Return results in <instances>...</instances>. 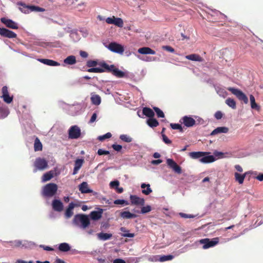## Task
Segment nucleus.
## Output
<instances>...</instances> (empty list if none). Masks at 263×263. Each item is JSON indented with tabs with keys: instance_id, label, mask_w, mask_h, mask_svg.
I'll return each mask as SVG.
<instances>
[{
	"instance_id": "f257e3e1",
	"label": "nucleus",
	"mask_w": 263,
	"mask_h": 263,
	"mask_svg": "<svg viewBox=\"0 0 263 263\" xmlns=\"http://www.w3.org/2000/svg\"><path fill=\"white\" fill-rule=\"evenodd\" d=\"M99 65L100 66L106 69V72H111L113 75L117 78H124L126 76L125 72L120 70L114 65H109L105 62H100Z\"/></svg>"
},
{
	"instance_id": "f03ea898",
	"label": "nucleus",
	"mask_w": 263,
	"mask_h": 263,
	"mask_svg": "<svg viewBox=\"0 0 263 263\" xmlns=\"http://www.w3.org/2000/svg\"><path fill=\"white\" fill-rule=\"evenodd\" d=\"M73 223L79 226L81 223V227L85 229L90 224V220L88 216L84 214H77L73 218Z\"/></svg>"
},
{
	"instance_id": "7ed1b4c3",
	"label": "nucleus",
	"mask_w": 263,
	"mask_h": 263,
	"mask_svg": "<svg viewBox=\"0 0 263 263\" xmlns=\"http://www.w3.org/2000/svg\"><path fill=\"white\" fill-rule=\"evenodd\" d=\"M58 191V185L54 183H50L44 186L43 189V195L45 197L53 196Z\"/></svg>"
},
{
	"instance_id": "20e7f679",
	"label": "nucleus",
	"mask_w": 263,
	"mask_h": 263,
	"mask_svg": "<svg viewBox=\"0 0 263 263\" xmlns=\"http://www.w3.org/2000/svg\"><path fill=\"white\" fill-rule=\"evenodd\" d=\"M34 166L35 167L34 172H36L38 170L43 171L47 168L48 162L44 158L38 157L35 160Z\"/></svg>"
},
{
	"instance_id": "39448f33",
	"label": "nucleus",
	"mask_w": 263,
	"mask_h": 263,
	"mask_svg": "<svg viewBox=\"0 0 263 263\" xmlns=\"http://www.w3.org/2000/svg\"><path fill=\"white\" fill-rule=\"evenodd\" d=\"M199 242L203 245L202 248L204 249H206L217 245L219 242V238L218 237H215L212 239L209 238H204L200 239Z\"/></svg>"
},
{
	"instance_id": "423d86ee",
	"label": "nucleus",
	"mask_w": 263,
	"mask_h": 263,
	"mask_svg": "<svg viewBox=\"0 0 263 263\" xmlns=\"http://www.w3.org/2000/svg\"><path fill=\"white\" fill-rule=\"evenodd\" d=\"M228 90L236 96L239 100L242 101L245 104L248 103V97L240 90L233 87H229Z\"/></svg>"
},
{
	"instance_id": "0eeeda50",
	"label": "nucleus",
	"mask_w": 263,
	"mask_h": 263,
	"mask_svg": "<svg viewBox=\"0 0 263 263\" xmlns=\"http://www.w3.org/2000/svg\"><path fill=\"white\" fill-rule=\"evenodd\" d=\"M108 49L111 51L122 54L124 51V47L116 42H111L108 45Z\"/></svg>"
},
{
	"instance_id": "6e6552de",
	"label": "nucleus",
	"mask_w": 263,
	"mask_h": 263,
	"mask_svg": "<svg viewBox=\"0 0 263 263\" xmlns=\"http://www.w3.org/2000/svg\"><path fill=\"white\" fill-rule=\"evenodd\" d=\"M81 130L80 128L77 126H72L68 130L69 138L72 139H78L80 137Z\"/></svg>"
},
{
	"instance_id": "1a4fd4ad",
	"label": "nucleus",
	"mask_w": 263,
	"mask_h": 263,
	"mask_svg": "<svg viewBox=\"0 0 263 263\" xmlns=\"http://www.w3.org/2000/svg\"><path fill=\"white\" fill-rule=\"evenodd\" d=\"M105 21L108 24H114L119 27H122L123 26V21L122 19L120 17H116L114 16L110 17H107Z\"/></svg>"
},
{
	"instance_id": "9d476101",
	"label": "nucleus",
	"mask_w": 263,
	"mask_h": 263,
	"mask_svg": "<svg viewBox=\"0 0 263 263\" xmlns=\"http://www.w3.org/2000/svg\"><path fill=\"white\" fill-rule=\"evenodd\" d=\"M180 122L183 124L187 127H191L196 125V121L192 117L185 116L180 120Z\"/></svg>"
},
{
	"instance_id": "9b49d317",
	"label": "nucleus",
	"mask_w": 263,
	"mask_h": 263,
	"mask_svg": "<svg viewBox=\"0 0 263 263\" xmlns=\"http://www.w3.org/2000/svg\"><path fill=\"white\" fill-rule=\"evenodd\" d=\"M166 163L167 165L173 169V170L176 173L180 174L182 173V170L181 167L178 165L173 159H167L166 160Z\"/></svg>"
},
{
	"instance_id": "f8f14e48",
	"label": "nucleus",
	"mask_w": 263,
	"mask_h": 263,
	"mask_svg": "<svg viewBox=\"0 0 263 263\" xmlns=\"http://www.w3.org/2000/svg\"><path fill=\"white\" fill-rule=\"evenodd\" d=\"M1 21L8 28L13 29H17L18 28L17 23L12 20L8 19L6 17H2L1 18Z\"/></svg>"
},
{
	"instance_id": "ddd939ff",
	"label": "nucleus",
	"mask_w": 263,
	"mask_h": 263,
	"mask_svg": "<svg viewBox=\"0 0 263 263\" xmlns=\"http://www.w3.org/2000/svg\"><path fill=\"white\" fill-rule=\"evenodd\" d=\"M0 34L2 36L9 39L16 38L17 36L15 32L4 28H0Z\"/></svg>"
},
{
	"instance_id": "4468645a",
	"label": "nucleus",
	"mask_w": 263,
	"mask_h": 263,
	"mask_svg": "<svg viewBox=\"0 0 263 263\" xmlns=\"http://www.w3.org/2000/svg\"><path fill=\"white\" fill-rule=\"evenodd\" d=\"M52 206L53 210L57 212H61L63 210V204L60 200L54 199L52 202Z\"/></svg>"
},
{
	"instance_id": "2eb2a0df",
	"label": "nucleus",
	"mask_w": 263,
	"mask_h": 263,
	"mask_svg": "<svg viewBox=\"0 0 263 263\" xmlns=\"http://www.w3.org/2000/svg\"><path fill=\"white\" fill-rule=\"evenodd\" d=\"M130 199L132 204L143 205L145 201L143 198H141L136 195H130Z\"/></svg>"
},
{
	"instance_id": "dca6fc26",
	"label": "nucleus",
	"mask_w": 263,
	"mask_h": 263,
	"mask_svg": "<svg viewBox=\"0 0 263 263\" xmlns=\"http://www.w3.org/2000/svg\"><path fill=\"white\" fill-rule=\"evenodd\" d=\"M9 114L8 107L0 101V119L6 118Z\"/></svg>"
},
{
	"instance_id": "f3484780",
	"label": "nucleus",
	"mask_w": 263,
	"mask_h": 263,
	"mask_svg": "<svg viewBox=\"0 0 263 263\" xmlns=\"http://www.w3.org/2000/svg\"><path fill=\"white\" fill-rule=\"evenodd\" d=\"M80 191L83 193H91L92 192V190L88 188V185L86 182H83L79 186Z\"/></svg>"
},
{
	"instance_id": "a211bd4d",
	"label": "nucleus",
	"mask_w": 263,
	"mask_h": 263,
	"mask_svg": "<svg viewBox=\"0 0 263 263\" xmlns=\"http://www.w3.org/2000/svg\"><path fill=\"white\" fill-rule=\"evenodd\" d=\"M41 63L51 66H60V64L56 61L50 59H40L38 60Z\"/></svg>"
},
{
	"instance_id": "6ab92c4d",
	"label": "nucleus",
	"mask_w": 263,
	"mask_h": 263,
	"mask_svg": "<svg viewBox=\"0 0 263 263\" xmlns=\"http://www.w3.org/2000/svg\"><path fill=\"white\" fill-rule=\"evenodd\" d=\"M138 52L142 54H155L156 52L149 47H144L139 48Z\"/></svg>"
},
{
	"instance_id": "aec40b11",
	"label": "nucleus",
	"mask_w": 263,
	"mask_h": 263,
	"mask_svg": "<svg viewBox=\"0 0 263 263\" xmlns=\"http://www.w3.org/2000/svg\"><path fill=\"white\" fill-rule=\"evenodd\" d=\"M78 206L77 204L74 203L73 202H70L68 208L66 209L65 213V217L66 218L71 217L73 213L72 212V210L74 209L75 206Z\"/></svg>"
},
{
	"instance_id": "412c9836",
	"label": "nucleus",
	"mask_w": 263,
	"mask_h": 263,
	"mask_svg": "<svg viewBox=\"0 0 263 263\" xmlns=\"http://www.w3.org/2000/svg\"><path fill=\"white\" fill-rule=\"evenodd\" d=\"M185 58L193 61L203 62L204 61V59L200 55L195 53L186 55Z\"/></svg>"
},
{
	"instance_id": "4be33fe9",
	"label": "nucleus",
	"mask_w": 263,
	"mask_h": 263,
	"mask_svg": "<svg viewBox=\"0 0 263 263\" xmlns=\"http://www.w3.org/2000/svg\"><path fill=\"white\" fill-rule=\"evenodd\" d=\"M228 132L229 128L227 127H218L212 132L211 135L214 136L220 133H227Z\"/></svg>"
},
{
	"instance_id": "5701e85b",
	"label": "nucleus",
	"mask_w": 263,
	"mask_h": 263,
	"mask_svg": "<svg viewBox=\"0 0 263 263\" xmlns=\"http://www.w3.org/2000/svg\"><path fill=\"white\" fill-rule=\"evenodd\" d=\"M215 158L214 156H204L199 159L200 162L203 163H211L215 161Z\"/></svg>"
},
{
	"instance_id": "b1692460",
	"label": "nucleus",
	"mask_w": 263,
	"mask_h": 263,
	"mask_svg": "<svg viewBox=\"0 0 263 263\" xmlns=\"http://www.w3.org/2000/svg\"><path fill=\"white\" fill-rule=\"evenodd\" d=\"M208 153L202 152H193L189 153V156L193 159L201 158L202 157L206 155Z\"/></svg>"
},
{
	"instance_id": "393cba45",
	"label": "nucleus",
	"mask_w": 263,
	"mask_h": 263,
	"mask_svg": "<svg viewBox=\"0 0 263 263\" xmlns=\"http://www.w3.org/2000/svg\"><path fill=\"white\" fill-rule=\"evenodd\" d=\"M141 187L143 189L142 193L145 195H148L152 192L149 184L142 183Z\"/></svg>"
},
{
	"instance_id": "a878e982",
	"label": "nucleus",
	"mask_w": 263,
	"mask_h": 263,
	"mask_svg": "<svg viewBox=\"0 0 263 263\" xmlns=\"http://www.w3.org/2000/svg\"><path fill=\"white\" fill-rule=\"evenodd\" d=\"M102 209H100L99 211H92L90 214V218L93 220H99L102 217Z\"/></svg>"
},
{
	"instance_id": "bb28decb",
	"label": "nucleus",
	"mask_w": 263,
	"mask_h": 263,
	"mask_svg": "<svg viewBox=\"0 0 263 263\" xmlns=\"http://www.w3.org/2000/svg\"><path fill=\"white\" fill-rule=\"evenodd\" d=\"M120 216L124 219L135 218L137 217V215L131 213L129 211H124L120 213Z\"/></svg>"
},
{
	"instance_id": "cd10ccee",
	"label": "nucleus",
	"mask_w": 263,
	"mask_h": 263,
	"mask_svg": "<svg viewBox=\"0 0 263 263\" xmlns=\"http://www.w3.org/2000/svg\"><path fill=\"white\" fill-rule=\"evenodd\" d=\"M248 172H246L243 174L241 175L238 173H235L234 174L235 178L236 181H237L239 184H242L244 181V179L248 174Z\"/></svg>"
},
{
	"instance_id": "c85d7f7f",
	"label": "nucleus",
	"mask_w": 263,
	"mask_h": 263,
	"mask_svg": "<svg viewBox=\"0 0 263 263\" xmlns=\"http://www.w3.org/2000/svg\"><path fill=\"white\" fill-rule=\"evenodd\" d=\"M90 100L92 104L96 105H99L101 101V97L98 95L93 93L91 94Z\"/></svg>"
},
{
	"instance_id": "c756f323",
	"label": "nucleus",
	"mask_w": 263,
	"mask_h": 263,
	"mask_svg": "<svg viewBox=\"0 0 263 263\" xmlns=\"http://www.w3.org/2000/svg\"><path fill=\"white\" fill-rule=\"evenodd\" d=\"M142 112L143 115L149 118H153L155 116V113L153 110L148 107H144Z\"/></svg>"
},
{
	"instance_id": "7c9ffc66",
	"label": "nucleus",
	"mask_w": 263,
	"mask_h": 263,
	"mask_svg": "<svg viewBox=\"0 0 263 263\" xmlns=\"http://www.w3.org/2000/svg\"><path fill=\"white\" fill-rule=\"evenodd\" d=\"M43 149V145L40 139L36 137L34 140V151H41Z\"/></svg>"
},
{
	"instance_id": "2f4dec72",
	"label": "nucleus",
	"mask_w": 263,
	"mask_h": 263,
	"mask_svg": "<svg viewBox=\"0 0 263 263\" xmlns=\"http://www.w3.org/2000/svg\"><path fill=\"white\" fill-rule=\"evenodd\" d=\"M76 59L74 55H70L64 60V63L67 65H73L76 63Z\"/></svg>"
},
{
	"instance_id": "473e14b6",
	"label": "nucleus",
	"mask_w": 263,
	"mask_h": 263,
	"mask_svg": "<svg viewBox=\"0 0 263 263\" xmlns=\"http://www.w3.org/2000/svg\"><path fill=\"white\" fill-rule=\"evenodd\" d=\"M87 70V71L89 72H95V73H102L104 72H106V69L103 68V67L100 66V67H90Z\"/></svg>"
},
{
	"instance_id": "72a5a7b5",
	"label": "nucleus",
	"mask_w": 263,
	"mask_h": 263,
	"mask_svg": "<svg viewBox=\"0 0 263 263\" xmlns=\"http://www.w3.org/2000/svg\"><path fill=\"white\" fill-rule=\"evenodd\" d=\"M53 171H50L44 174L42 176V179L43 182H46L50 180L53 177Z\"/></svg>"
},
{
	"instance_id": "f704fd0d",
	"label": "nucleus",
	"mask_w": 263,
	"mask_h": 263,
	"mask_svg": "<svg viewBox=\"0 0 263 263\" xmlns=\"http://www.w3.org/2000/svg\"><path fill=\"white\" fill-rule=\"evenodd\" d=\"M97 235L99 239L103 240L109 239L112 237L111 234L105 233L103 232L98 233Z\"/></svg>"
},
{
	"instance_id": "c9c22d12",
	"label": "nucleus",
	"mask_w": 263,
	"mask_h": 263,
	"mask_svg": "<svg viewBox=\"0 0 263 263\" xmlns=\"http://www.w3.org/2000/svg\"><path fill=\"white\" fill-rule=\"evenodd\" d=\"M18 5L21 7L20 10L24 13H28L30 12L29 5H26L25 4L20 2L18 3Z\"/></svg>"
},
{
	"instance_id": "e433bc0d",
	"label": "nucleus",
	"mask_w": 263,
	"mask_h": 263,
	"mask_svg": "<svg viewBox=\"0 0 263 263\" xmlns=\"http://www.w3.org/2000/svg\"><path fill=\"white\" fill-rule=\"evenodd\" d=\"M120 231L123 233L121 234V236L125 237H134L135 236L134 233H129V230H127L125 227H121Z\"/></svg>"
},
{
	"instance_id": "4c0bfd02",
	"label": "nucleus",
	"mask_w": 263,
	"mask_h": 263,
	"mask_svg": "<svg viewBox=\"0 0 263 263\" xmlns=\"http://www.w3.org/2000/svg\"><path fill=\"white\" fill-rule=\"evenodd\" d=\"M147 124H148V125L149 126L153 128V127H156L157 126H158L159 122L156 119H155L153 117L151 118H149L147 120Z\"/></svg>"
},
{
	"instance_id": "58836bf2",
	"label": "nucleus",
	"mask_w": 263,
	"mask_h": 263,
	"mask_svg": "<svg viewBox=\"0 0 263 263\" xmlns=\"http://www.w3.org/2000/svg\"><path fill=\"white\" fill-rule=\"evenodd\" d=\"M70 249V247L67 243L63 242L60 244L59 250L61 252H67Z\"/></svg>"
},
{
	"instance_id": "ea45409f",
	"label": "nucleus",
	"mask_w": 263,
	"mask_h": 263,
	"mask_svg": "<svg viewBox=\"0 0 263 263\" xmlns=\"http://www.w3.org/2000/svg\"><path fill=\"white\" fill-rule=\"evenodd\" d=\"M250 100L251 108L258 110L260 109V107L256 103L255 98L253 95H251L250 96Z\"/></svg>"
},
{
	"instance_id": "a19ab883",
	"label": "nucleus",
	"mask_w": 263,
	"mask_h": 263,
	"mask_svg": "<svg viewBox=\"0 0 263 263\" xmlns=\"http://www.w3.org/2000/svg\"><path fill=\"white\" fill-rule=\"evenodd\" d=\"M226 103L230 107L233 109H235L236 107V102L233 99L230 98H228L226 100Z\"/></svg>"
},
{
	"instance_id": "79ce46f5",
	"label": "nucleus",
	"mask_w": 263,
	"mask_h": 263,
	"mask_svg": "<svg viewBox=\"0 0 263 263\" xmlns=\"http://www.w3.org/2000/svg\"><path fill=\"white\" fill-rule=\"evenodd\" d=\"M30 12L36 11V12H44L45 11V9L40 7L39 6L29 5Z\"/></svg>"
},
{
	"instance_id": "37998d69",
	"label": "nucleus",
	"mask_w": 263,
	"mask_h": 263,
	"mask_svg": "<svg viewBox=\"0 0 263 263\" xmlns=\"http://www.w3.org/2000/svg\"><path fill=\"white\" fill-rule=\"evenodd\" d=\"M1 98H2L3 99V100L5 102L8 103V104H9L10 103L12 102V101H13V96H10L9 94L8 95H2L1 96Z\"/></svg>"
},
{
	"instance_id": "c03bdc74",
	"label": "nucleus",
	"mask_w": 263,
	"mask_h": 263,
	"mask_svg": "<svg viewBox=\"0 0 263 263\" xmlns=\"http://www.w3.org/2000/svg\"><path fill=\"white\" fill-rule=\"evenodd\" d=\"M174 258V256L172 255H163L160 256L159 261L164 262L167 260H171Z\"/></svg>"
},
{
	"instance_id": "a18cd8bd",
	"label": "nucleus",
	"mask_w": 263,
	"mask_h": 263,
	"mask_svg": "<svg viewBox=\"0 0 263 263\" xmlns=\"http://www.w3.org/2000/svg\"><path fill=\"white\" fill-rule=\"evenodd\" d=\"M170 126L173 129H178V130H179L180 132H183V128H182V126L180 124H177V123H171L170 124Z\"/></svg>"
},
{
	"instance_id": "49530a36",
	"label": "nucleus",
	"mask_w": 263,
	"mask_h": 263,
	"mask_svg": "<svg viewBox=\"0 0 263 263\" xmlns=\"http://www.w3.org/2000/svg\"><path fill=\"white\" fill-rule=\"evenodd\" d=\"M120 139L123 141L128 143L132 142L133 140L132 138L127 136V135H121L120 136Z\"/></svg>"
},
{
	"instance_id": "de8ad7c7",
	"label": "nucleus",
	"mask_w": 263,
	"mask_h": 263,
	"mask_svg": "<svg viewBox=\"0 0 263 263\" xmlns=\"http://www.w3.org/2000/svg\"><path fill=\"white\" fill-rule=\"evenodd\" d=\"M153 109L156 112L157 116L158 118L164 117V114L163 112L160 108L157 107H154Z\"/></svg>"
},
{
	"instance_id": "09e8293b",
	"label": "nucleus",
	"mask_w": 263,
	"mask_h": 263,
	"mask_svg": "<svg viewBox=\"0 0 263 263\" xmlns=\"http://www.w3.org/2000/svg\"><path fill=\"white\" fill-rule=\"evenodd\" d=\"M100 63H98L97 61L95 60H89L87 62L86 66L88 67H94L96 66L97 65H99Z\"/></svg>"
},
{
	"instance_id": "8fccbe9b",
	"label": "nucleus",
	"mask_w": 263,
	"mask_h": 263,
	"mask_svg": "<svg viewBox=\"0 0 263 263\" xmlns=\"http://www.w3.org/2000/svg\"><path fill=\"white\" fill-rule=\"evenodd\" d=\"M152 210L151 206L149 205H147L146 206H143L141 208V213L142 214H145L149 212Z\"/></svg>"
},
{
	"instance_id": "3c124183",
	"label": "nucleus",
	"mask_w": 263,
	"mask_h": 263,
	"mask_svg": "<svg viewBox=\"0 0 263 263\" xmlns=\"http://www.w3.org/2000/svg\"><path fill=\"white\" fill-rule=\"evenodd\" d=\"M111 137V133H106V134H105V135H104L103 136H99L98 139L100 141H103V140H104L106 139H108V138H110Z\"/></svg>"
},
{
	"instance_id": "603ef678",
	"label": "nucleus",
	"mask_w": 263,
	"mask_h": 263,
	"mask_svg": "<svg viewBox=\"0 0 263 263\" xmlns=\"http://www.w3.org/2000/svg\"><path fill=\"white\" fill-rule=\"evenodd\" d=\"M84 162V160L82 159H77L74 162V166L81 168Z\"/></svg>"
},
{
	"instance_id": "864d4df0",
	"label": "nucleus",
	"mask_w": 263,
	"mask_h": 263,
	"mask_svg": "<svg viewBox=\"0 0 263 263\" xmlns=\"http://www.w3.org/2000/svg\"><path fill=\"white\" fill-rule=\"evenodd\" d=\"M179 215L182 217L184 218H193L195 217V215L193 214H187L183 213H180Z\"/></svg>"
},
{
	"instance_id": "5fc2aeb1",
	"label": "nucleus",
	"mask_w": 263,
	"mask_h": 263,
	"mask_svg": "<svg viewBox=\"0 0 263 263\" xmlns=\"http://www.w3.org/2000/svg\"><path fill=\"white\" fill-rule=\"evenodd\" d=\"M114 203L116 204H125L126 205H127L128 203L127 201L123 200V199H117L114 201Z\"/></svg>"
},
{
	"instance_id": "6e6d98bb",
	"label": "nucleus",
	"mask_w": 263,
	"mask_h": 263,
	"mask_svg": "<svg viewBox=\"0 0 263 263\" xmlns=\"http://www.w3.org/2000/svg\"><path fill=\"white\" fill-rule=\"evenodd\" d=\"M163 141L167 144H170L172 143V141L170 140L165 135L162 136Z\"/></svg>"
},
{
	"instance_id": "4d7b16f0",
	"label": "nucleus",
	"mask_w": 263,
	"mask_h": 263,
	"mask_svg": "<svg viewBox=\"0 0 263 263\" xmlns=\"http://www.w3.org/2000/svg\"><path fill=\"white\" fill-rule=\"evenodd\" d=\"M11 243V246L15 247H18L22 245V242L20 240H15L14 241L10 242Z\"/></svg>"
},
{
	"instance_id": "13d9d810",
	"label": "nucleus",
	"mask_w": 263,
	"mask_h": 263,
	"mask_svg": "<svg viewBox=\"0 0 263 263\" xmlns=\"http://www.w3.org/2000/svg\"><path fill=\"white\" fill-rule=\"evenodd\" d=\"M97 153L99 155L101 156L103 155H108L109 154V152L102 149H99Z\"/></svg>"
},
{
	"instance_id": "bf43d9fd",
	"label": "nucleus",
	"mask_w": 263,
	"mask_h": 263,
	"mask_svg": "<svg viewBox=\"0 0 263 263\" xmlns=\"http://www.w3.org/2000/svg\"><path fill=\"white\" fill-rule=\"evenodd\" d=\"M222 116L223 114L220 111H216L214 115L215 118L217 120L221 119L222 118Z\"/></svg>"
},
{
	"instance_id": "052dcab7",
	"label": "nucleus",
	"mask_w": 263,
	"mask_h": 263,
	"mask_svg": "<svg viewBox=\"0 0 263 263\" xmlns=\"http://www.w3.org/2000/svg\"><path fill=\"white\" fill-rule=\"evenodd\" d=\"M162 48L167 51L173 53V52H175L174 49L170 46H163L162 47Z\"/></svg>"
},
{
	"instance_id": "680f3d73",
	"label": "nucleus",
	"mask_w": 263,
	"mask_h": 263,
	"mask_svg": "<svg viewBox=\"0 0 263 263\" xmlns=\"http://www.w3.org/2000/svg\"><path fill=\"white\" fill-rule=\"evenodd\" d=\"M112 147L116 151L120 152L122 149V146L119 144H113Z\"/></svg>"
},
{
	"instance_id": "e2e57ef3",
	"label": "nucleus",
	"mask_w": 263,
	"mask_h": 263,
	"mask_svg": "<svg viewBox=\"0 0 263 263\" xmlns=\"http://www.w3.org/2000/svg\"><path fill=\"white\" fill-rule=\"evenodd\" d=\"M119 185V182L117 180L113 181L110 182V186L111 187H117Z\"/></svg>"
},
{
	"instance_id": "0e129e2a",
	"label": "nucleus",
	"mask_w": 263,
	"mask_h": 263,
	"mask_svg": "<svg viewBox=\"0 0 263 263\" xmlns=\"http://www.w3.org/2000/svg\"><path fill=\"white\" fill-rule=\"evenodd\" d=\"M213 154L215 156L217 157L218 158H222L224 155L223 153L217 151H215Z\"/></svg>"
},
{
	"instance_id": "69168bd1",
	"label": "nucleus",
	"mask_w": 263,
	"mask_h": 263,
	"mask_svg": "<svg viewBox=\"0 0 263 263\" xmlns=\"http://www.w3.org/2000/svg\"><path fill=\"white\" fill-rule=\"evenodd\" d=\"M2 95L9 94L8 87L6 86H4L2 89Z\"/></svg>"
},
{
	"instance_id": "338daca9",
	"label": "nucleus",
	"mask_w": 263,
	"mask_h": 263,
	"mask_svg": "<svg viewBox=\"0 0 263 263\" xmlns=\"http://www.w3.org/2000/svg\"><path fill=\"white\" fill-rule=\"evenodd\" d=\"M97 117V113H96V112L93 113L89 120V123H92L96 121Z\"/></svg>"
},
{
	"instance_id": "774afa93",
	"label": "nucleus",
	"mask_w": 263,
	"mask_h": 263,
	"mask_svg": "<svg viewBox=\"0 0 263 263\" xmlns=\"http://www.w3.org/2000/svg\"><path fill=\"white\" fill-rule=\"evenodd\" d=\"M160 258V255H155L153 256L149 260L152 261H159V259Z\"/></svg>"
}]
</instances>
